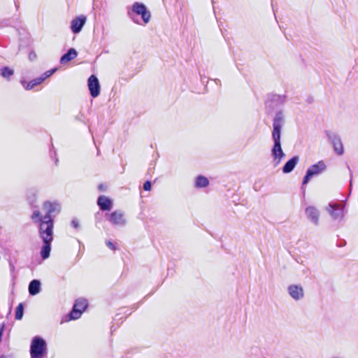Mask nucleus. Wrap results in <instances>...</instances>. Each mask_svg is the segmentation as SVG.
I'll use <instances>...</instances> for the list:
<instances>
[{
	"label": "nucleus",
	"mask_w": 358,
	"mask_h": 358,
	"mask_svg": "<svg viewBox=\"0 0 358 358\" xmlns=\"http://www.w3.org/2000/svg\"><path fill=\"white\" fill-rule=\"evenodd\" d=\"M99 189L100 190H103H103L105 189V188H104V185H103V184H100V185H99Z\"/></svg>",
	"instance_id": "31"
},
{
	"label": "nucleus",
	"mask_w": 358,
	"mask_h": 358,
	"mask_svg": "<svg viewBox=\"0 0 358 358\" xmlns=\"http://www.w3.org/2000/svg\"><path fill=\"white\" fill-rule=\"evenodd\" d=\"M305 213L307 217L315 225H317L319 224L320 212L316 208L313 206H308L306 208Z\"/></svg>",
	"instance_id": "14"
},
{
	"label": "nucleus",
	"mask_w": 358,
	"mask_h": 358,
	"mask_svg": "<svg viewBox=\"0 0 358 358\" xmlns=\"http://www.w3.org/2000/svg\"><path fill=\"white\" fill-rule=\"evenodd\" d=\"M327 210L334 220H341L343 217V208L339 205L329 204Z\"/></svg>",
	"instance_id": "15"
},
{
	"label": "nucleus",
	"mask_w": 358,
	"mask_h": 358,
	"mask_svg": "<svg viewBox=\"0 0 358 358\" xmlns=\"http://www.w3.org/2000/svg\"><path fill=\"white\" fill-rule=\"evenodd\" d=\"M108 220L114 225L124 226L126 224V220L124 214L120 210H115L109 215Z\"/></svg>",
	"instance_id": "12"
},
{
	"label": "nucleus",
	"mask_w": 358,
	"mask_h": 358,
	"mask_svg": "<svg viewBox=\"0 0 358 358\" xmlns=\"http://www.w3.org/2000/svg\"><path fill=\"white\" fill-rule=\"evenodd\" d=\"M325 169L326 165L323 161H320L317 164L312 165L308 169L306 176L303 178L302 185H306L312 177L322 173Z\"/></svg>",
	"instance_id": "5"
},
{
	"label": "nucleus",
	"mask_w": 358,
	"mask_h": 358,
	"mask_svg": "<svg viewBox=\"0 0 358 358\" xmlns=\"http://www.w3.org/2000/svg\"><path fill=\"white\" fill-rule=\"evenodd\" d=\"M77 52L74 48H70L66 53L63 55L60 59L61 64H65L70 62L77 57Z\"/></svg>",
	"instance_id": "19"
},
{
	"label": "nucleus",
	"mask_w": 358,
	"mask_h": 358,
	"mask_svg": "<svg viewBox=\"0 0 358 358\" xmlns=\"http://www.w3.org/2000/svg\"><path fill=\"white\" fill-rule=\"evenodd\" d=\"M87 301L85 299H78L76 301L72 310L69 314L70 320L78 319L82 313L87 307Z\"/></svg>",
	"instance_id": "7"
},
{
	"label": "nucleus",
	"mask_w": 358,
	"mask_h": 358,
	"mask_svg": "<svg viewBox=\"0 0 358 358\" xmlns=\"http://www.w3.org/2000/svg\"><path fill=\"white\" fill-rule=\"evenodd\" d=\"M45 341L38 336L33 338L31 347L30 354L31 358H41L45 352Z\"/></svg>",
	"instance_id": "3"
},
{
	"label": "nucleus",
	"mask_w": 358,
	"mask_h": 358,
	"mask_svg": "<svg viewBox=\"0 0 358 358\" xmlns=\"http://www.w3.org/2000/svg\"><path fill=\"white\" fill-rule=\"evenodd\" d=\"M208 184L209 181L208 178L202 176H199L195 180V185L199 188L206 187Z\"/></svg>",
	"instance_id": "22"
},
{
	"label": "nucleus",
	"mask_w": 358,
	"mask_h": 358,
	"mask_svg": "<svg viewBox=\"0 0 358 358\" xmlns=\"http://www.w3.org/2000/svg\"><path fill=\"white\" fill-rule=\"evenodd\" d=\"M29 59H30V60H31V61H32V60H34V59H35L36 58V52H31L29 53Z\"/></svg>",
	"instance_id": "30"
},
{
	"label": "nucleus",
	"mask_w": 358,
	"mask_h": 358,
	"mask_svg": "<svg viewBox=\"0 0 358 358\" xmlns=\"http://www.w3.org/2000/svg\"><path fill=\"white\" fill-rule=\"evenodd\" d=\"M333 358H339V357H333Z\"/></svg>",
	"instance_id": "35"
},
{
	"label": "nucleus",
	"mask_w": 358,
	"mask_h": 358,
	"mask_svg": "<svg viewBox=\"0 0 358 358\" xmlns=\"http://www.w3.org/2000/svg\"><path fill=\"white\" fill-rule=\"evenodd\" d=\"M71 225L74 228L78 229L79 227V222H78V221L77 220L74 219L71 222Z\"/></svg>",
	"instance_id": "29"
},
{
	"label": "nucleus",
	"mask_w": 358,
	"mask_h": 358,
	"mask_svg": "<svg viewBox=\"0 0 358 358\" xmlns=\"http://www.w3.org/2000/svg\"><path fill=\"white\" fill-rule=\"evenodd\" d=\"M151 187H152V185H151L150 181H149V180H147V181L143 184V189H144V190H145V191H150V190L151 189Z\"/></svg>",
	"instance_id": "27"
},
{
	"label": "nucleus",
	"mask_w": 358,
	"mask_h": 358,
	"mask_svg": "<svg viewBox=\"0 0 358 358\" xmlns=\"http://www.w3.org/2000/svg\"><path fill=\"white\" fill-rule=\"evenodd\" d=\"M87 85L91 96L94 98L98 96L100 94V85L98 78L94 75L90 76Z\"/></svg>",
	"instance_id": "10"
},
{
	"label": "nucleus",
	"mask_w": 358,
	"mask_h": 358,
	"mask_svg": "<svg viewBox=\"0 0 358 358\" xmlns=\"http://www.w3.org/2000/svg\"><path fill=\"white\" fill-rule=\"evenodd\" d=\"M43 245L41 250V256L43 259H46L50 257L52 241H43Z\"/></svg>",
	"instance_id": "21"
},
{
	"label": "nucleus",
	"mask_w": 358,
	"mask_h": 358,
	"mask_svg": "<svg viewBox=\"0 0 358 358\" xmlns=\"http://www.w3.org/2000/svg\"><path fill=\"white\" fill-rule=\"evenodd\" d=\"M325 134L328 137L329 141L332 144L334 151L338 155H342L344 150L340 136L336 133L331 132L330 131H326Z\"/></svg>",
	"instance_id": "8"
},
{
	"label": "nucleus",
	"mask_w": 358,
	"mask_h": 358,
	"mask_svg": "<svg viewBox=\"0 0 358 358\" xmlns=\"http://www.w3.org/2000/svg\"><path fill=\"white\" fill-rule=\"evenodd\" d=\"M14 74V71L8 66H4L1 69L0 75L7 79L10 80V77Z\"/></svg>",
	"instance_id": "23"
},
{
	"label": "nucleus",
	"mask_w": 358,
	"mask_h": 358,
	"mask_svg": "<svg viewBox=\"0 0 358 358\" xmlns=\"http://www.w3.org/2000/svg\"><path fill=\"white\" fill-rule=\"evenodd\" d=\"M24 313V306L22 303H20L16 308L15 317L16 320H21L23 317Z\"/></svg>",
	"instance_id": "25"
},
{
	"label": "nucleus",
	"mask_w": 358,
	"mask_h": 358,
	"mask_svg": "<svg viewBox=\"0 0 358 358\" xmlns=\"http://www.w3.org/2000/svg\"><path fill=\"white\" fill-rule=\"evenodd\" d=\"M215 82L216 83V84H220V80H218V79H215Z\"/></svg>",
	"instance_id": "32"
},
{
	"label": "nucleus",
	"mask_w": 358,
	"mask_h": 358,
	"mask_svg": "<svg viewBox=\"0 0 358 358\" xmlns=\"http://www.w3.org/2000/svg\"><path fill=\"white\" fill-rule=\"evenodd\" d=\"M57 207L58 205L55 203H51L50 201L44 202L43 208L45 211V215L43 216V219L53 220L52 215L57 210Z\"/></svg>",
	"instance_id": "16"
},
{
	"label": "nucleus",
	"mask_w": 358,
	"mask_h": 358,
	"mask_svg": "<svg viewBox=\"0 0 358 358\" xmlns=\"http://www.w3.org/2000/svg\"><path fill=\"white\" fill-rule=\"evenodd\" d=\"M85 22H86V17L84 15H80L79 17L74 18L71 21V29L72 31L74 34L79 33L82 30L83 26L85 25Z\"/></svg>",
	"instance_id": "13"
},
{
	"label": "nucleus",
	"mask_w": 358,
	"mask_h": 358,
	"mask_svg": "<svg viewBox=\"0 0 358 358\" xmlns=\"http://www.w3.org/2000/svg\"><path fill=\"white\" fill-rule=\"evenodd\" d=\"M287 292L295 301H299L304 297V290L300 285H290L287 287Z\"/></svg>",
	"instance_id": "9"
},
{
	"label": "nucleus",
	"mask_w": 358,
	"mask_h": 358,
	"mask_svg": "<svg viewBox=\"0 0 358 358\" xmlns=\"http://www.w3.org/2000/svg\"><path fill=\"white\" fill-rule=\"evenodd\" d=\"M97 204L103 211L110 210L113 207L112 201L104 195L99 196L97 199Z\"/></svg>",
	"instance_id": "17"
},
{
	"label": "nucleus",
	"mask_w": 358,
	"mask_h": 358,
	"mask_svg": "<svg viewBox=\"0 0 358 358\" xmlns=\"http://www.w3.org/2000/svg\"><path fill=\"white\" fill-rule=\"evenodd\" d=\"M299 161V157L298 156H294L288 160L285 164L282 167V172L284 173H289L292 172L297 163Z\"/></svg>",
	"instance_id": "18"
},
{
	"label": "nucleus",
	"mask_w": 358,
	"mask_h": 358,
	"mask_svg": "<svg viewBox=\"0 0 358 358\" xmlns=\"http://www.w3.org/2000/svg\"><path fill=\"white\" fill-rule=\"evenodd\" d=\"M127 14L129 17L135 22L138 24L134 16V14L141 15L144 23L147 24L150 20L151 14L147 9L146 6L143 3L135 2L131 7V10H128Z\"/></svg>",
	"instance_id": "1"
},
{
	"label": "nucleus",
	"mask_w": 358,
	"mask_h": 358,
	"mask_svg": "<svg viewBox=\"0 0 358 358\" xmlns=\"http://www.w3.org/2000/svg\"><path fill=\"white\" fill-rule=\"evenodd\" d=\"M0 358H5V357L4 356H1Z\"/></svg>",
	"instance_id": "34"
},
{
	"label": "nucleus",
	"mask_w": 358,
	"mask_h": 358,
	"mask_svg": "<svg viewBox=\"0 0 358 358\" xmlns=\"http://www.w3.org/2000/svg\"><path fill=\"white\" fill-rule=\"evenodd\" d=\"M29 199V202H30V203H31V205H33V203H34V199H31V200L30 199Z\"/></svg>",
	"instance_id": "33"
},
{
	"label": "nucleus",
	"mask_w": 358,
	"mask_h": 358,
	"mask_svg": "<svg viewBox=\"0 0 358 358\" xmlns=\"http://www.w3.org/2000/svg\"><path fill=\"white\" fill-rule=\"evenodd\" d=\"M41 291V282L38 280H33L29 285V293L30 295L34 296Z\"/></svg>",
	"instance_id": "20"
},
{
	"label": "nucleus",
	"mask_w": 358,
	"mask_h": 358,
	"mask_svg": "<svg viewBox=\"0 0 358 358\" xmlns=\"http://www.w3.org/2000/svg\"><path fill=\"white\" fill-rule=\"evenodd\" d=\"M286 96L285 95L272 94L271 95V101L278 104H283L285 102Z\"/></svg>",
	"instance_id": "24"
},
{
	"label": "nucleus",
	"mask_w": 358,
	"mask_h": 358,
	"mask_svg": "<svg viewBox=\"0 0 358 358\" xmlns=\"http://www.w3.org/2000/svg\"><path fill=\"white\" fill-rule=\"evenodd\" d=\"M56 71H57V69L55 68V69L47 71L46 72L43 73L40 77L33 79L29 83H27L25 80H21L20 83L26 90H31L34 87L40 85L45 79H47L48 78L51 76Z\"/></svg>",
	"instance_id": "6"
},
{
	"label": "nucleus",
	"mask_w": 358,
	"mask_h": 358,
	"mask_svg": "<svg viewBox=\"0 0 358 358\" xmlns=\"http://www.w3.org/2000/svg\"><path fill=\"white\" fill-rule=\"evenodd\" d=\"M53 220L43 219L39 224V236L43 241H52L53 240Z\"/></svg>",
	"instance_id": "2"
},
{
	"label": "nucleus",
	"mask_w": 358,
	"mask_h": 358,
	"mask_svg": "<svg viewBox=\"0 0 358 358\" xmlns=\"http://www.w3.org/2000/svg\"><path fill=\"white\" fill-rule=\"evenodd\" d=\"M284 121V116L282 111H279L275 114L273 123L272 136H281V129Z\"/></svg>",
	"instance_id": "11"
},
{
	"label": "nucleus",
	"mask_w": 358,
	"mask_h": 358,
	"mask_svg": "<svg viewBox=\"0 0 358 358\" xmlns=\"http://www.w3.org/2000/svg\"><path fill=\"white\" fill-rule=\"evenodd\" d=\"M31 219L34 222L40 224L43 221V217L38 210H35L31 215Z\"/></svg>",
	"instance_id": "26"
},
{
	"label": "nucleus",
	"mask_w": 358,
	"mask_h": 358,
	"mask_svg": "<svg viewBox=\"0 0 358 358\" xmlns=\"http://www.w3.org/2000/svg\"><path fill=\"white\" fill-rule=\"evenodd\" d=\"M280 138L281 136H272L274 144L271 149V155L275 166L278 165L285 156L281 147Z\"/></svg>",
	"instance_id": "4"
},
{
	"label": "nucleus",
	"mask_w": 358,
	"mask_h": 358,
	"mask_svg": "<svg viewBox=\"0 0 358 358\" xmlns=\"http://www.w3.org/2000/svg\"><path fill=\"white\" fill-rule=\"evenodd\" d=\"M106 245L112 250H116V248L115 246L114 245V244L110 241H106Z\"/></svg>",
	"instance_id": "28"
}]
</instances>
